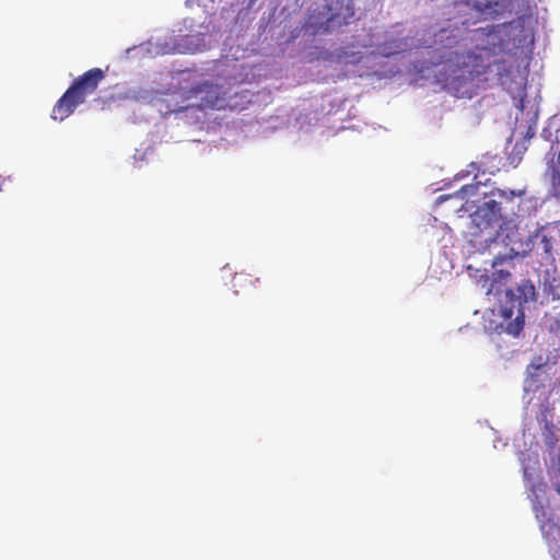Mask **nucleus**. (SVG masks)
<instances>
[{"label": "nucleus", "mask_w": 560, "mask_h": 560, "mask_svg": "<svg viewBox=\"0 0 560 560\" xmlns=\"http://www.w3.org/2000/svg\"><path fill=\"white\" fill-rule=\"evenodd\" d=\"M525 324V315L522 310H518V314L516 315L513 322H510L506 325V332L513 336H518V334L523 330Z\"/></svg>", "instance_id": "14"}, {"label": "nucleus", "mask_w": 560, "mask_h": 560, "mask_svg": "<svg viewBox=\"0 0 560 560\" xmlns=\"http://www.w3.org/2000/svg\"><path fill=\"white\" fill-rule=\"evenodd\" d=\"M259 279L255 278L253 279L250 275L247 273H235L233 277L232 283L234 288H243L246 283L254 285L256 282H258Z\"/></svg>", "instance_id": "15"}, {"label": "nucleus", "mask_w": 560, "mask_h": 560, "mask_svg": "<svg viewBox=\"0 0 560 560\" xmlns=\"http://www.w3.org/2000/svg\"><path fill=\"white\" fill-rule=\"evenodd\" d=\"M547 293L552 296V300H560V280L552 279L548 284Z\"/></svg>", "instance_id": "16"}, {"label": "nucleus", "mask_w": 560, "mask_h": 560, "mask_svg": "<svg viewBox=\"0 0 560 560\" xmlns=\"http://www.w3.org/2000/svg\"><path fill=\"white\" fill-rule=\"evenodd\" d=\"M190 93L197 100V102L188 105L187 107H196L200 110H220L226 106L225 93L218 84L205 82L192 88Z\"/></svg>", "instance_id": "5"}, {"label": "nucleus", "mask_w": 560, "mask_h": 560, "mask_svg": "<svg viewBox=\"0 0 560 560\" xmlns=\"http://www.w3.org/2000/svg\"><path fill=\"white\" fill-rule=\"evenodd\" d=\"M495 278H494V281L498 279H505L508 277H510V272L508 271H504V270H499L497 273H494Z\"/></svg>", "instance_id": "19"}, {"label": "nucleus", "mask_w": 560, "mask_h": 560, "mask_svg": "<svg viewBox=\"0 0 560 560\" xmlns=\"http://www.w3.org/2000/svg\"><path fill=\"white\" fill-rule=\"evenodd\" d=\"M502 209L497 200L485 201L471 214L474 224L480 230L500 225L502 221Z\"/></svg>", "instance_id": "8"}, {"label": "nucleus", "mask_w": 560, "mask_h": 560, "mask_svg": "<svg viewBox=\"0 0 560 560\" xmlns=\"http://www.w3.org/2000/svg\"><path fill=\"white\" fill-rule=\"evenodd\" d=\"M480 183L477 184H470L463 186L458 191H456L454 195H442L439 197L440 201H445L452 197L459 198L460 200H464L466 197L476 195V191L479 187Z\"/></svg>", "instance_id": "13"}, {"label": "nucleus", "mask_w": 560, "mask_h": 560, "mask_svg": "<svg viewBox=\"0 0 560 560\" xmlns=\"http://www.w3.org/2000/svg\"><path fill=\"white\" fill-rule=\"evenodd\" d=\"M456 69V80L480 84L505 86L513 73V65L500 56L494 48L476 47L464 52H454L450 58Z\"/></svg>", "instance_id": "2"}, {"label": "nucleus", "mask_w": 560, "mask_h": 560, "mask_svg": "<svg viewBox=\"0 0 560 560\" xmlns=\"http://www.w3.org/2000/svg\"><path fill=\"white\" fill-rule=\"evenodd\" d=\"M534 237L537 246L551 256L552 250L560 245V221L541 226Z\"/></svg>", "instance_id": "9"}, {"label": "nucleus", "mask_w": 560, "mask_h": 560, "mask_svg": "<svg viewBox=\"0 0 560 560\" xmlns=\"http://www.w3.org/2000/svg\"><path fill=\"white\" fill-rule=\"evenodd\" d=\"M502 261H503V258H502L500 255H498V256H495V257L493 258V260H492V266H497V265H499V264H502Z\"/></svg>", "instance_id": "20"}, {"label": "nucleus", "mask_w": 560, "mask_h": 560, "mask_svg": "<svg viewBox=\"0 0 560 560\" xmlns=\"http://www.w3.org/2000/svg\"><path fill=\"white\" fill-rule=\"evenodd\" d=\"M542 436L548 450L547 474L560 495V422H545Z\"/></svg>", "instance_id": "4"}, {"label": "nucleus", "mask_w": 560, "mask_h": 560, "mask_svg": "<svg viewBox=\"0 0 560 560\" xmlns=\"http://www.w3.org/2000/svg\"><path fill=\"white\" fill-rule=\"evenodd\" d=\"M553 143L560 144V128L556 130Z\"/></svg>", "instance_id": "21"}, {"label": "nucleus", "mask_w": 560, "mask_h": 560, "mask_svg": "<svg viewBox=\"0 0 560 560\" xmlns=\"http://www.w3.org/2000/svg\"><path fill=\"white\" fill-rule=\"evenodd\" d=\"M518 306L521 307L523 303H527L529 300H534L535 298V287L529 281H523L518 288Z\"/></svg>", "instance_id": "12"}, {"label": "nucleus", "mask_w": 560, "mask_h": 560, "mask_svg": "<svg viewBox=\"0 0 560 560\" xmlns=\"http://www.w3.org/2000/svg\"><path fill=\"white\" fill-rule=\"evenodd\" d=\"M520 462L522 465L523 477L528 483L529 491L533 485H537L539 481L544 482L540 476L541 469L538 454L522 452L520 454Z\"/></svg>", "instance_id": "10"}, {"label": "nucleus", "mask_w": 560, "mask_h": 560, "mask_svg": "<svg viewBox=\"0 0 560 560\" xmlns=\"http://www.w3.org/2000/svg\"><path fill=\"white\" fill-rule=\"evenodd\" d=\"M105 78L102 69L93 68L73 80L69 89L58 100L51 112L54 120L62 121L69 117L85 98L93 94Z\"/></svg>", "instance_id": "3"}, {"label": "nucleus", "mask_w": 560, "mask_h": 560, "mask_svg": "<svg viewBox=\"0 0 560 560\" xmlns=\"http://www.w3.org/2000/svg\"><path fill=\"white\" fill-rule=\"evenodd\" d=\"M506 296L510 299L511 302H514V292H513V290H511V289L506 290Z\"/></svg>", "instance_id": "22"}, {"label": "nucleus", "mask_w": 560, "mask_h": 560, "mask_svg": "<svg viewBox=\"0 0 560 560\" xmlns=\"http://www.w3.org/2000/svg\"><path fill=\"white\" fill-rule=\"evenodd\" d=\"M513 314H514V312H513V308H512V307H510V308H508V307H503V308H502V315H503V317H504V318H506V319H511V318H512V316H513Z\"/></svg>", "instance_id": "18"}, {"label": "nucleus", "mask_w": 560, "mask_h": 560, "mask_svg": "<svg viewBox=\"0 0 560 560\" xmlns=\"http://www.w3.org/2000/svg\"><path fill=\"white\" fill-rule=\"evenodd\" d=\"M343 56L338 55V59L342 60ZM362 60V56L360 52H351L350 55L345 52V62L346 63H358Z\"/></svg>", "instance_id": "17"}, {"label": "nucleus", "mask_w": 560, "mask_h": 560, "mask_svg": "<svg viewBox=\"0 0 560 560\" xmlns=\"http://www.w3.org/2000/svg\"><path fill=\"white\" fill-rule=\"evenodd\" d=\"M560 372L555 357L538 354L526 368L524 383V411L530 420H548L553 417L551 393L559 384Z\"/></svg>", "instance_id": "1"}, {"label": "nucleus", "mask_w": 560, "mask_h": 560, "mask_svg": "<svg viewBox=\"0 0 560 560\" xmlns=\"http://www.w3.org/2000/svg\"><path fill=\"white\" fill-rule=\"evenodd\" d=\"M354 5L351 1L346 4H340L339 10L336 13H331L327 19V27H340L342 25L350 24L354 19Z\"/></svg>", "instance_id": "11"}, {"label": "nucleus", "mask_w": 560, "mask_h": 560, "mask_svg": "<svg viewBox=\"0 0 560 560\" xmlns=\"http://www.w3.org/2000/svg\"><path fill=\"white\" fill-rule=\"evenodd\" d=\"M547 485L545 482L539 481L537 485H533L530 487V500L533 503V510L536 518L540 523V529L544 536L549 538H555L556 535L560 534V526L555 523L549 516H547V511L545 506L539 501V493H544L546 491Z\"/></svg>", "instance_id": "6"}, {"label": "nucleus", "mask_w": 560, "mask_h": 560, "mask_svg": "<svg viewBox=\"0 0 560 560\" xmlns=\"http://www.w3.org/2000/svg\"><path fill=\"white\" fill-rule=\"evenodd\" d=\"M492 195L501 198L506 205H509L510 212L517 218H524L529 215L533 210V199L526 197L525 189L518 190H503L497 189V192Z\"/></svg>", "instance_id": "7"}]
</instances>
